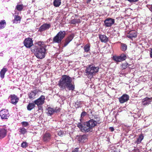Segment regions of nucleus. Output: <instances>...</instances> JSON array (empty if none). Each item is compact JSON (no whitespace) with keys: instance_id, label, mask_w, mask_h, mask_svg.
I'll return each instance as SVG.
<instances>
[{"instance_id":"obj_15","label":"nucleus","mask_w":152,"mask_h":152,"mask_svg":"<svg viewBox=\"0 0 152 152\" xmlns=\"http://www.w3.org/2000/svg\"><path fill=\"white\" fill-rule=\"evenodd\" d=\"M51 27V25L50 24L45 23L42 25L39 28V31L40 32L48 29Z\"/></svg>"},{"instance_id":"obj_7","label":"nucleus","mask_w":152,"mask_h":152,"mask_svg":"<svg viewBox=\"0 0 152 152\" xmlns=\"http://www.w3.org/2000/svg\"><path fill=\"white\" fill-rule=\"evenodd\" d=\"M92 118L90 120L91 121L93 122L94 123V126L95 127L97 124H100L101 123V119L99 115H92Z\"/></svg>"},{"instance_id":"obj_1","label":"nucleus","mask_w":152,"mask_h":152,"mask_svg":"<svg viewBox=\"0 0 152 152\" xmlns=\"http://www.w3.org/2000/svg\"><path fill=\"white\" fill-rule=\"evenodd\" d=\"M72 82V79L71 77L67 75H64L59 80L58 85L62 90L73 91L75 89V85Z\"/></svg>"},{"instance_id":"obj_42","label":"nucleus","mask_w":152,"mask_h":152,"mask_svg":"<svg viewBox=\"0 0 152 152\" xmlns=\"http://www.w3.org/2000/svg\"><path fill=\"white\" fill-rule=\"evenodd\" d=\"M109 129L111 132H113L114 131V129L113 127H110Z\"/></svg>"},{"instance_id":"obj_40","label":"nucleus","mask_w":152,"mask_h":152,"mask_svg":"<svg viewBox=\"0 0 152 152\" xmlns=\"http://www.w3.org/2000/svg\"><path fill=\"white\" fill-rule=\"evenodd\" d=\"M78 148H76L74 149L72 151V152H78Z\"/></svg>"},{"instance_id":"obj_20","label":"nucleus","mask_w":152,"mask_h":152,"mask_svg":"<svg viewBox=\"0 0 152 152\" xmlns=\"http://www.w3.org/2000/svg\"><path fill=\"white\" fill-rule=\"evenodd\" d=\"M152 99V97H146L142 99V103L145 106L148 105L151 103Z\"/></svg>"},{"instance_id":"obj_25","label":"nucleus","mask_w":152,"mask_h":152,"mask_svg":"<svg viewBox=\"0 0 152 152\" xmlns=\"http://www.w3.org/2000/svg\"><path fill=\"white\" fill-rule=\"evenodd\" d=\"M61 0H54L53 4L55 7H59L61 5Z\"/></svg>"},{"instance_id":"obj_30","label":"nucleus","mask_w":152,"mask_h":152,"mask_svg":"<svg viewBox=\"0 0 152 152\" xmlns=\"http://www.w3.org/2000/svg\"><path fill=\"white\" fill-rule=\"evenodd\" d=\"M19 132L21 134H24L27 132V131L25 128L22 127L19 129Z\"/></svg>"},{"instance_id":"obj_10","label":"nucleus","mask_w":152,"mask_h":152,"mask_svg":"<svg viewBox=\"0 0 152 152\" xmlns=\"http://www.w3.org/2000/svg\"><path fill=\"white\" fill-rule=\"evenodd\" d=\"M24 44L26 48H30L33 45L32 39L29 38L25 39L24 41Z\"/></svg>"},{"instance_id":"obj_28","label":"nucleus","mask_w":152,"mask_h":152,"mask_svg":"<svg viewBox=\"0 0 152 152\" xmlns=\"http://www.w3.org/2000/svg\"><path fill=\"white\" fill-rule=\"evenodd\" d=\"M35 104L33 103H29L27 107L28 110H30L35 107Z\"/></svg>"},{"instance_id":"obj_44","label":"nucleus","mask_w":152,"mask_h":152,"mask_svg":"<svg viewBox=\"0 0 152 152\" xmlns=\"http://www.w3.org/2000/svg\"><path fill=\"white\" fill-rule=\"evenodd\" d=\"M86 3L88 4L91 1V0H87Z\"/></svg>"},{"instance_id":"obj_13","label":"nucleus","mask_w":152,"mask_h":152,"mask_svg":"<svg viewBox=\"0 0 152 152\" xmlns=\"http://www.w3.org/2000/svg\"><path fill=\"white\" fill-rule=\"evenodd\" d=\"M129 95L126 94H124L119 98V100L120 103H124L127 102L129 100Z\"/></svg>"},{"instance_id":"obj_22","label":"nucleus","mask_w":152,"mask_h":152,"mask_svg":"<svg viewBox=\"0 0 152 152\" xmlns=\"http://www.w3.org/2000/svg\"><path fill=\"white\" fill-rule=\"evenodd\" d=\"M99 37L102 42L105 43L108 41V39L105 35L99 34Z\"/></svg>"},{"instance_id":"obj_2","label":"nucleus","mask_w":152,"mask_h":152,"mask_svg":"<svg viewBox=\"0 0 152 152\" xmlns=\"http://www.w3.org/2000/svg\"><path fill=\"white\" fill-rule=\"evenodd\" d=\"M38 46L34 49L35 55L36 57L40 59L44 58L46 53V46L44 42L39 41L37 43Z\"/></svg>"},{"instance_id":"obj_14","label":"nucleus","mask_w":152,"mask_h":152,"mask_svg":"<svg viewBox=\"0 0 152 152\" xmlns=\"http://www.w3.org/2000/svg\"><path fill=\"white\" fill-rule=\"evenodd\" d=\"M74 37L73 34H72L68 36L65 40L63 47L66 46L72 40Z\"/></svg>"},{"instance_id":"obj_48","label":"nucleus","mask_w":152,"mask_h":152,"mask_svg":"<svg viewBox=\"0 0 152 152\" xmlns=\"http://www.w3.org/2000/svg\"><path fill=\"white\" fill-rule=\"evenodd\" d=\"M150 10H151V12H152V5H151V8Z\"/></svg>"},{"instance_id":"obj_29","label":"nucleus","mask_w":152,"mask_h":152,"mask_svg":"<svg viewBox=\"0 0 152 152\" xmlns=\"http://www.w3.org/2000/svg\"><path fill=\"white\" fill-rule=\"evenodd\" d=\"M6 24V22L5 20H2L0 22V29H2L4 28Z\"/></svg>"},{"instance_id":"obj_41","label":"nucleus","mask_w":152,"mask_h":152,"mask_svg":"<svg viewBox=\"0 0 152 152\" xmlns=\"http://www.w3.org/2000/svg\"><path fill=\"white\" fill-rule=\"evenodd\" d=\"M58 134L59 136H61V135H62L63 134V133H62V131H59V132H58Z\"/></svg>"},{"instance_id":"obj_19","label":"nucleus","mask_w":152,"mask_h":152,"mask_svg":"<svg viewBox=\"0 0 152 152\" xmlns=\"http://www.w3.org/2000/svg\"><path fill=\"white\" fill-rule=\"evenodd\" d=\"M60 111V108H56V109L49 107L48 108V114H53L54 113H58Z\"/></svg>"},{"instance_id":"obj_5","label":"nucleus","mask_w":152,"mask_h":152,"mask_svg":"<svg viewBox=\"0 0 152 152\" xmlns=\"http://www.w3.org/2000/svg\"><path fill=\"white\" fill-rule=\"evenodd\" d=\"M66 32L64 31H60L53 38V42L55 43H60L64 38Z\"/></svg>"},{"instance_id":"obj_46","label":"nucleus","mask_w":152,"mask_h":152,"mask_svg":"<svg viewBox=\"0 0 152 152\" xmlns=\"http://www.w3.org/2000/svg\"><path fill=\"white\" fill-rule=\"evenodd\" d=\"M86 113V112H82L81 114H85Z\"/></svg>"},{"instance_id":"obj_49","label":"nucleus","mask_w":152,"mask_h":152,"mask_svg":"<svg viewBox=\"0 0 152 152\" xmlns=\"http://www.w3.org/2000/svg\"><path fill=\"white\" fill-rule=\"evenodd\" d=\"M151 20H152V18H151Z\"/></svg>"},{"instance_id":"obj_33","label":"nucleus","mask_w":152,"mask_h":152,"mask_svg":"<svg viewBox=\"0 0 152 152\" xmlns=\"http://www.w3.org/2000/svg\"><path fill=\"white\" fill-rule=\"evenodd\" d=\"M23 5H18L16 6V9L19 11H20L22 10L23 8Z\"/></svg>"},{"instance_id":"obj_18","label":"nucleus","mask_w":152,"mask_h":152,"mask_svg":"<svg viewBox=\"0 0 152 152\" xmlns=\"http://www.w3.org/2000/svg\"><path fill=\"white\" fill-rule=\"evenodd\" d=\"M88 136L86 134L81 135L79 136L77 140L79 142H85L88 140Z\"/></svg>"},{"instance_id":"obj_3","label":"nucleus","mask_w":152,"mask_h":152,"mask_svg":"<svg viewBox=\"0 0 152 152\" xmlns=\"http://www.w3.org/2000/svg\"><path fill=\"white\" fill-rule=\"evenodd\" d=\"M94 122L89 120L82 124L80 123H78L77 124V126L82 132H88L92 130L93 128L94 127Z\"/></svg>"},{"instance_id":"obj_24","label":"nucleus","mask_w":152,"mask_h":152,"mask_svg":"<svg viewBox=\"0 0 152 152\" xmlns=\"http://www.w3.org/2000/svg\"><path fill=\"white\" fill-rule=\"evenodd\" d=\"M144 136L142 134H141L139 135L138 137L137 138V140L135 141V143L137 144H140L142 140L143 139Z\"/></svg>"},{"instance_id":"obj_21","label":"nucleus","mask_w":152,"mask_h":152,"mask_svg":"<svg viewBox=\"0 0 152 152\" xmlns=\"http://www.w3.org/2000/svg\"><path fill=\"white\" fill-rule=\"evenodd\" d=\"M7 131L5 129H0V139L5 137L7 135Z\"/></svg>"},{"instance_id":"obj_37","label":"nucleus","mask_w":152,"mask_h":152,"mask_svg":"<svg viewBox=\"0 0 152 152\" xmlns=\"http://www.w3.org/2000/svg\"><path fill=\"white\" fill-rule=\"evenodd\" d=\"M28 146L27 143L25 142H23L21 144V146L23 148H26Z\"/></svg>"},{"instance_id":"obj_17","label":"nucleus","mask_w":152,"mask_h":152,"mask_svg":"<svg viewBox=\"0 0 152 152\" xmlns=\"http://www.w3.org/2000/svg\"><path fill=\"white\" fill-rule=\"evenodd\" d=\"M137 33L135 31H131L127 35V37L130 39L135 38L137 37Z\"/></svg>"},{"instance_id":"obj_32","label":"nucleus","mask_w":152,"mask_h":152,"mask_svg":"<svg viewBox=\"0 0 152 152\" xmlns=\"http://www.w3.org/2000/svg\"><path fill=\"white\" fill-rule=\"evenodd\" d=\"M84 49L85 51L88 52L90 50V45H86L84 46Z\"/></svg>"},{"instance_id":"obj_6","label":"nucleus","mask_w":152,"mask_h":152,"mask_svg":"<svg viewBox=\"0 0 152 152\" xmlns=\"http://www.w3.org/2000/svg\"><path fill=\"white\" fill-rule=\"evenodd\" d=\"M41 92L39 89H36L29 92L28 96L30 99L33 100L37 97L39 93Z\"/></svg>"},{"instance_id":"obj_39","label":"nucleus","mask_w":152,"mask_h":152,"mask_svg":"<svg viewBox=\"0 0 152 152\" xmlns=\"http://www.w3.org/2000/svg\"><path fill=\"white\" fill-rule=\"evenodd\" d=\"M75 106L76 108H78L80 107V102H76L75 104Z\"/></svg>"},{"instance_id":"obj_45","label":"nucleus","mask_w":152,"mask_h":152,"mask_svg":"<svg viewBox=\"0 0 152 152\" xmlns=\"http://www.w3.org/2000/svg\"><path fill=\"white\" fill-rule=\"evenodd\" d=\"M39 106V110H42V107L41 106Z\"/></svg>"},{"instance_id":"obj_31","label":"nucleus","mask_w":152,"mask_h":152,"mask_svg":"<svg viewBox=\"0 0 152 152\" xmlns=\"http://www.w3.org/2000/svg\"><path fill=\"white\" fill-rule=\"evenodd\" d=\"M130 65L129 64L125 62L122 64L121 65V68L122 69H124L126 68L128 66H129Z\"/></svg>"},{"instance_id":"obj_43","label":"nucleus","mask_w":152,"mask_h":152,"mask_svg":"<svg viewBox=\"0 0 152 152\" xmlns=\"http://www.w3.org/2000/svg\"><path fill=\"white\" fill-rule=\"evenodd\" d=\"M150 57L151 58H152V48L151 49L150 53Z\"/></svg>"},{"instance_id":"obj_23","label":"nucleus","mask_w":152,"mask_h":152,"mask_svg":"<svg viewBox=\"0 0 152 152\" xmlns=\"http://www.w3.org/2000/svg\"><path fill=\"white\" fill-rule=\"evenodd\" d=\"M14 18V19L13 20V23H20L21 18L20 16L18 15H15Z\"/></svg>"},{"instance_id":"obj_36","label":"nucleus","mask_w":152,"mask_h":152,"mask_svg":"<svg viewBox=\"0 0 152 152\" xmlns=\"http://www.w3.org/2000/svg\"><path fill=\"white\" fill-rule=\"evenodd\" d=\"M0 115L2 119H8L9 115Z\"/></svg>"},{"instance_id":"obj_4","label":"nucleus","mask_w":152,"mask_h":152,"mask_svg":"<svg viewBox=\"0 0 152 152\" xmlns=\"http://www.w3.org/2000/svg\"><path fill=\"white\" fill-rule=\"evenodd\" d=\"M99 69V68L98 66H95L90 65L86 68V75L90 78H92L94 75L98 72Z\"/></svg>"},{"instance_id":"obj_38","label":"nucleus","mask_w":152,"mask_h":152,"mask_svg":"<svg viewBox=\"0 0 152 152\" xmlns=\"http://www.w3.org/2000/svg\"><path fill=\"white\" fill-rule=\"evenodd\" d=\"M21 124L23 126L25 127L29 125V124L28 122L25 121L22 122Z\"/></svg>"},{"instance_id":"obj_11","label":"nucleus","mask_w":152,"mask_h":152,"mask_svg":"<svg viewBox=\"0 0 152 152\" xmlns=\"http://www.w3.org/2000/svg\"><path fill=\"white\" fill-rule=\"evenodd\" d=\"M104 22L106 27H109L114 23L115 20L111 18H108L104 21Z\"/></svg>"},{"instance_id":"obj_16","label":"nucleus","mask_w":152,"mask_h":152,"mask_svg":"<svg viewBox=\"0 0 152 152\" xmlns=\"http://www.w3.org/2000/svg\"><path fill=\"white\" fill-rule=\"evenodd\" d=\"M51 138V134L48 132H46L43 135V140L44 142H47L50 141Z\"/></svg>"},{"instance_id":"obj_47","label":"nucleus","mask_w":152,"mask_h":152,"mask_svg":"<svg viewBox=\"0 0 152 152\" xmlns=\"http://www.w3.org/2000/svg\"><path fill=\"white\" fill-rule=\"evenodd\" d=\"M85 115H81V117H84V116Z\"/></svg>"},{"instance_id":"obj_12","label":"nucleus","mask_w":152,"mask_h":152,"mask_svg":"<svg viewBox=\"0 0 152 152\" xmlns=\"http://www.w3.org/2000/svg\"><path fill=\"white\" fill-rule=\"evenodd\" d=\"M9 98H10L11 103L14 104L15 105L19 100V98L15 94L11 95Z\"/></svg>"},{"instance_id":"obj_35","label":"nucleus","mask_w":152,"mask_h":152,"mask_svg":"<svg viewBox=\"0 0 152 152\" xmlns=\"http://www.w3.org/2000/svg\"><path fill=\"white\" fill-rule=\"evenodd\" d=\"M121 49L123 51H125L127 49V45L124 44H122L121 45Z\"/></svg>"},{"instance_id":"obj_34","label":"nucleus","mask_w":152,"mask_h":152,"mask_svg":"<svg viewBox=\"0 0 152 152\" xmlns=\"http://www.w3.org/2000/svg\"><path fill=\"white\" fill-rule=\"evenodd\" d=\"M9 113L8 110L6 109H4L1 110L0 111V114H8Z\"/></svg>"},{"instance_id":"obj_27","label":"nucleus","mask_w":152,"mask_h":152,"mask_svg":"<svg viewBox=\"0 0 152 152\" xmlns=\"http://www.w3.org/2000/svg\"><path fill=\"white\" fill-rule=\"evenodd\" d=\"M80 22V20L79 19H74L71 20L70 23L72 24H75Z\"/></svg>"},{"instance_id":"obj_26","label":"nucleus","mask_w":152,"mask_h":152,"mask_svg":"<svg viewBox=\"0 0 152 152\" xmlns=\"http://www.w3.org/2000/svg\"><path fill=\"white\" fill-rule=\"evenodd\" d=\"M7 71V69L4 68H3L1 70L0 73V76L1 78H3L4 77L5 74Z\"/></svg>"},{"instance_id":"obj_8","label":"nucleus","mask_w":152,"mask_h":152,"mask_svg":"<svg viewBox=\"0 0 152 152\" xmlns=\"http://www.w3.org/2000/svg\"><path fill=\"white\" fill-rule=\"evenodd\" d=\"M126 56L125 54H121L119 56H113V59L116 62H121L125 60Z\"/></svg>"},{"instance_id":"obj_9","label":"nucleus","mask_w":152,"mask_h":152,"mask_svg":"<svg viewBox=\"0 0 152 152\" xmlns=\"http://www.w3.org/2000/svg\"><path fill=\"white\" fill-rule=\"evenodd\" d=\"M45 96L42 95L39 98L34 101V103L38 106H41L45 102Z\"/></svg>"}]
</instances>
